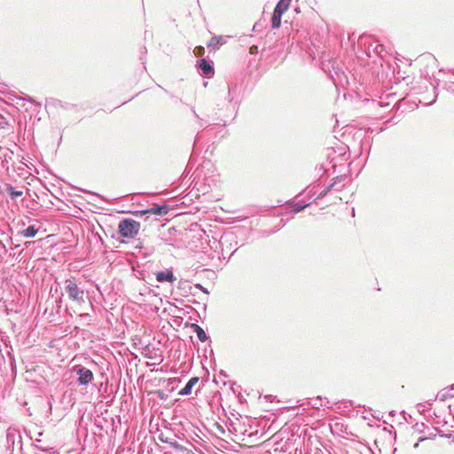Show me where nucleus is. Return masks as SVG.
<instances>
[{
	"label": "nucleus",
	"instance_id": "nucleus-1",
	"mask_svg": "<svg viewBox=\"0 0 454 454\" xmlns=\"http://www.w3.org/2000/svg\"><path fill=\"white\" fill-rule=\"evenodd\" d=\"M65 292L73 302L82 305L85 302V292L79 287L74 278L65 281Z\"/></svg>",
	"mask_w": 454,
	"mask_h": 454
},
{
	"label": "nucleus",
	"instance_id": "nucleus-2",
	"mask_svg": "<svg viewBox=\"0 0 454 454\" xmlns=\"http://www.w3.org/2000/svg\"><path fill=\"white\" fill-rule=\"evenodd\" d=\"M140 223L132 219H125L120 222L118 231L121 237L133 238L137 234Z\"/></svg>",
	"mask_w": 454,
	"mask_h": 454
},
{
	"label": "nucleus",
	"instance_id": "nucleus-3",
	"mask_svg": "<svg viewBox=\"0 0 454 454\" xmlns=\"http://www.w3.org/2000/svg\"><path fill=\"white\" fill-rule=\"evenodd\" d=\"M74 372L77 375L76 382L79 386L87 387L94 380V374L91 370L81 364H76L73 367Z\"/></svg>",
	"mask_w": 454,
	"mask_h": 454
},
{
	"label": "nucleus",
	"instance_id": "nucleus-4",
	"mask_svg": "<svg viewBox=\"0 0 454 454\" xmlns=\"http://www.w3.org/2000/svg\"><path fill=\"white\" fill-rule=\"evenodd\" d=\"M168 212V207L167 205H157L153 204L151 207L144 208V222L149 221L151 216H163L167 215Z\"/></svg>",
	"mask_w": 454,
	"mask_h": 454
},
{
	"label": "nucleus",
	"instance_id": "nucleus-5",
	"mask_svg": "<svg viewBox=\"0 0 454 454\" xmlns=\"http://www.w3.org/2000/svg\"><path fill=\"white\" fill-rule=\"evenodd\" d=\"M198 67H199L201 74H203L204 76H206L207 78L212 77L215 74L213 62L208 61L205 59H200L198 61Z\"/></svg>",
	"mask_w": 454,
	"mask_h": 454
},
{
	"label": "nucleus",
	"instance_id": "nucleus-6",
	"mask_svg": "<svg viewBox=\"0 0 454 454\" xmlns=\"http://www.w3.org/2000/svg\"><path fill=\"white\" fill-rule=\"evenodd\" d=\"M153 274L155 275L156 280L160 283H173L176 281V277L174 276L173 271L169 269L161 271H153Z\"/></svg>",
	"mask_w": 454,
	"mask_h": 454
},
{
	"label": "nucleus",
	"instance_id": "nucleus-7",
	"mask_svg": "<svg viewBox=\"0 0 454 454\" xmlns=\"http://www.w3.org/2000/svg\"><path fill=\"white\" fill-rule=\"evenodd\" d=\"M198 377H192L186 385L179 391L180 395H188L192 393V387L199 382Z\"/></svg>",
	"mask_w": 454,
	"mask_h": 454
},
{
	"label": "nucleus",
	"instance_id": "nucleus-8",
	"mask_svg": "<svg viewBox=\"0 0 454 454\" xmlns=\"http://www.w3.org/2000/svg\"><path fill=\"white\" fill-rule=\"evenodd\" d=\"M335 63H336V61H334V62H333V66H332V67H333V73H332V71L329 69V65L331 64V62H330V61H329V63H328V64L323 63V69H324L325 72L328 70L329 74H330L331 78L333 79V81L334 82H336V78H335V76H336L338 79H340V68H339L338 67H334V64H335Z\"/></svg>",
	"mask_w": 454,
	"mask_h": 454
},
{
	"label": "nucleus",
	"instance_id": "nucleus-9",
	"mask_svg": "<svg viewBox=\"0 0 454 454\" xmlns=\"http://www.w3.org/2000/svg\"><path fill=\"white\" fill-rule=\"evenodd\" d=\"M225 43V40L222 36H213L207 43V48L211 50H217L220 45Z\"/></svg>",
	"mask_w": 454,
	"mask_h": 454
},
{
	"label": "nucleus",
	"instance_id": "nucleus-10",
	"mask_svg": "<svg viewBox=\"0 0 454 454\" xmlns=\"http://www.w3.org/2000/svg\"><path fill=\"white\" fill-rule=\"evenodd\" d=\"M291 0H279L274 11L283 15L289 8Z\"/></svg>",
	"mask_w": 454,
	"mask_h": 454
},
{
	"label": "nucleus",
	"instance_id": "nucleus-11",
	"mask_svg": "<svg viewBox=\"0 0 454 454\" xmlns=\"http://www.w3.org/2000/svg\"><path fill=\"white\" fill-rule=\"evenodd\" d=\"M5 192L10 195V197L14 200L18 197L22 196L23 192L22 191H17L12 184H5Z\"/></svg>",
	"mask_w": 454,
	"mask_h": 454
},
{
	"label": "nucleus",
	"instance_id": "nucleus-12",
	"mask_svg": "<svg viewBox=\"0 0 454 454\" xmlns=\"http://www.w3.org/2000/svg\"><path fill=\"white\" fill-rule=\"evenodd\" d=\"M192 327L197 334L198 339L201 342H205L208 339V336L206 334L205 331L199 325L192 324Z\"/></svg>",
	"mask_w": 454,
	"mask_h": 454
},
{
	"label": "nucleus",
	"instance_id": "nucleus-13",
	"mask_svg": "<svg viewBox=\"0 0 454 454\" xmlns=\"http://www.w3.org/2000/svg\"><path fill=\"white\" fill-rule=\"evenodd\" d=\"M38 231V229L35 225H30L27 229L21 231V234L25 238H34Z\"/></svg>",
	"mask_w": 454,
	"mask_h": 454
},
{
	"label": "nucleus",
	"instance_id": "nucleus-14",
	"mask_svg": "<svg viewBox=\"0 0 454 454\" xmlns=\"http://www.w3.org/2000/svg\"><path fill=\"white\" fill-rule=\"evenodd\" d=\"M281 19H282V14L277 12H273V14H272V17H271V27L272 28H278L281 25Z\"/></svg>",
	"mask_w": 454,
	"mask_h": 454
},
{
	"label": "nucleus",
	"instance_id": "nucleus-15",
	"mask_svg": "<svg viewBox=\"0 0 454 454\" xmlns=\"http://www.w3.org/2000/svg\"><path fill=\"white\" fill-rule=\"evenodd\" d=\"M159 353L155 352L153 356H151L150 358L153 361L152 363L146 362V366L151 367L153 365H159L162 362V356L161 353L158 350Z\"/></svg>",
	"mask_w": 454,
	"mask_h": 454
},
{
	"label": "nucleus",
	"instance_id": "nucleus-16",
	"mask_svg": "<svg viewBox=\"0 0 454 454\" xmlns=\"http://www.w3.org/2000/svg\"><path fill=\"white\" fill-rule=\"evenodd\" d=\"M309 204H302L301 202H296L294 204V207H293V211L294 213H299L301 212V210H303L306 207H308Z\"/></svg>",
	"mask_w": 454,
	"mask_h": 454
},
{
	"label": "nucleus",
	"instance_id": "nucleus-17",
	"mask_svg": "<svg viewBox=\"0 0 454 454\" xmlns=\"http://www.w3.org/2000/svg\"><path fill=\"white\" fill-rule=\"evenodd\" d=\"M194 54L198 57H201L204 55L205 53V49L203 46H197L194 48V51H193Z\"/></svg>",
	"mask_w": 454,
	"mask_h": 454
},
{
	"label": "nucleus",
	"instance_id": "nucleus-18",
	"mask_svg": "<svg viewBox=\"0 0 454 454\" xmlns=\"http://www.w3.org/2000/svg\"><path fill=\"white\" fill-rule=\"evenodd\" d=\"M322 397L321 396H317L315 400H313V403H312V407L313 408H316V409H319V406H324L325 404H323L322 403H318L317 402H322Z\"/></svg>",
	"mask_w": 454,
	"mask_h": 454
},
{
	"label": "nucleus",
	"instance_id": "nucleus-19",
	"mask_svg": "<svg viewBox=\"0 0 454 454\" xmlns=\"http://www.w3.org/2000/svg\"><path fill=\"white\" fill-rule=\"evenodd\" d=\"M333 184H331L329 185L328 187H326L325 190H323L319 195H318V199H321L323 197H325L332 189H333Z\"/></svg>",
	"mask_w": 454,
	"mask_h": 454
},
{
	"label": "nucleus",
	"instance_id": "nucleus-20",
	"mask_svg": "<svg viewBox=\"0 0 454 454\" xmlns=\"http://www.w3.org/2000/svg\"><path fill=\"white\" fill-rule=\"evenodd\" d=\"M425 408H426V404L425 403H419L417 405V409L419 412H422L425 411Z\"/></svg>",
	"mask_w": 454,
	"mask_h": 454
},
{
	"label": "nucleus",
	"instance_id": "nucleus-21",
	"mask_svg": "<svg viewBox=\"0 0 454 454\" xmlns=\"http://www.w3.org/2000/svg\"><path fill=\"white\" fill-rule=\"evenodd\" d=\"M132 270L134 272H137V274L142 275V270H139L138 264L137 265V268L134 265H132Z\"/></svg>",
	"mask_w": 454,
	"mask_h": 454
},
{
	"label": "nucleus",
	"instance_id": "nucleus-22",
	"mask_svg": "<svg viewBox=\"0 0 454 454\" xmlns=\"http://www.w3.org/2000/svg\"><path fill=\"white\" fill-rule=\"evenodd\" d=\"M195 286H196V288L200 289L201 291H203L206 294L208 293L207 290L206 288H204L200 284H197Z\"/></svg>",
	"mask_w": 454,
	"mask_h": 454
},
{
	"label": "nucleus",
	"instance_id": "nucleus-23",
	"mask_svg": "<svg viewBox=\"0 0 454 454\" xmlns=\"http://www.w3.org/2000/svg\"><path fill=\"white\" fill-rule=\"evenodd\" d=\"M137 454H142V443L138 445Z\"/></svg>",
	"mask_w": 454,
	"mask_h": 454
},
{
	"label": "nucleus",
	"instance_id": "nucleus-24",
	"mask_svg": "<svg viewBox=\"0 0 454 454\" xmlns=\"http://www.w3.org/2000/svg\"><path fill=\"white\" fill-rule=\"evenodd\" d=\"M143 356L144 357H146L148 355H147V347L144 348V353H143Z\"/></svg>",
	"mask_w": 454,
	"mask_h": 454
},
{
	"label": "nucleus",
	"instance_id": "nucleus-25",
	"mask_svg": "<svg viewBox=\"0 0 454 454\" xmlns=\"http://www.w3.org/2000/svg\"><path fill=\"white\" fill-rule=\"evenodd\" d=\"M250 50H251V52L253 53L254 51V50H256V46H252Z\"/></svg>",
	"mask_w": 454,
	"mask_h": 454
},
{
	"label": "nucleus",
	"instance_id": "nucleus-26",
	"mask_svg": "<svg viewBox=\"0 0 454 454\" xmlns=\"http://www.w3.org/2000/svg\"><path fill=\"white\" fill-rule=\"evenodd\" d=\"M154 371H155L156 372H159V369H154V368L150 369V372H154Z\"/></svg>",
	"mask_w": 454,
	"mask_h": 454
},
{
	"label": "nucleus",
	"instance_id": "nucleus-27",
	"mask_svg": "<svg viewBox=\"0 0 454 454\" xmlns=\"http://www.w3.org/2000/svg\"><path fill=\"white\" fill-rule=\"evenodd\" d=\"M137 272H134V275H136L137 277V278H139V279L142 278V277H140L141 275H139V274L137 275Z\"/></svg>",
	"mask_w": 454,
	"mask_h": 454
},
{
	"label": "nucleus",
	"instance_id": "nucleus-28",
	"mask_svg": "<svg viewBox=\"0 0 454 454\" xmlns=\"http://www.w3.org/2000/svg\"><path fill=\"white\" fill-rule=\"evenodd\" d=\"M148 263H149V262H146L145 263L143 264V267L144 268L146 267Z\"/></svg>",
	"mask_w": 454,
	"mask_h": 454
},
{
	"label": "nucleus",
	"instance_id": "nucleus-29",
	"mask_svg": "<svg viewBox=\"0 0 454 454\" xmlns=\"http://www.w3.org/2000/svg\"><path fill=\"white\" fill-rule=\"evenodd\" d=\"M192 113H194V115H196V117H199V114H197V113H195V110H192Z\"/></svg>",
	"mask_w": 454,
	"mask_h": 454
},
{
	"label": "nucleus",
	"instance_id": "nucleus-30",
	"mask_svg": "<svg viewBox=\"0 0 454 454\" xmlns=\"http://www.w3.org/2000/svg\"><path fill=\"white\" fill-rule=\"evenodd\" d=\"M192 113H194V115H196V117H199V114H197V113H195V110H192Z\"/></svg>",
	"mask_w": 454,
	"mask_h": 454
},
{
	"label": "nucleus",
	"instance_id": "nucleus-31",
	"mask_svg": "<svg viewBox=\"0 0 454 454\" xmlns=\"http://www.w3.org/2000/svg\"><path fill=\"white\" fill-rule=\"evenodd\" d=\"M192 113H194V115H196V117H199V114H197V113H195V110H192Z\"/></svg>",
	"mask_w": 454,
	"mask_h": 454
},
{
	"label": "nucleus",
	"instance_id": "nucleus-32",
	"mask_svg": "<svg viewBox=\"0 0 454 454\" xmlns=\"http://www.w3.org/2000/svg\"><path fill=\"white\" fill-rule=\"evenodd\" d=\"M136 248L141 249L142 247H139L138 245L136 246Z\"/></svg>",
	"mask_w": 454,
	"mask_h": 454
},
{
	"label": "nucleus",
	"instance_id": "nucleus-33",
	"mask_svg": "<svg viewBox=\"0 0 454 454\" xmlns=\"http://www.w3.org/2000/svg\"><path fill=\"white\" fill-rule=\"evenodd\" d=\"M435 99H433L432 102H429V105H432V103H434Z\"/></svg>",
	"mask_w": 454,
	"mask_h": 454
},
{
	"label": "nucleus",
	"instance_id": "nucleus-34",
	"mask_svg": "<svg viewBox=\"0 0 454 454\" xmlns=\"http://www.w3.org/2000/svg\"><path fill=\"white\" fill-rule=\"evenodd\" d=\"M435 99H433L432 102H429V105H432V103H434Z\"/></svg>",
	"mask_w": 454,
	"mask_h": 454
},
{
	"label": "nucleus",
	"instance_id": "nucleus-35",
	"mask_svg": "<svg viewBox=\"0 0 454 454\" xmlns=\"http://www.w3.org/2000/svg\"><path fill=\"white\" fill-rule=\"evenodd\" d=\"M435 99H433L432 102H429V105H432V103H434Z\"/></svg>",
	"mask_w": 454,
	"mask_h": 454
}]
</instances>
